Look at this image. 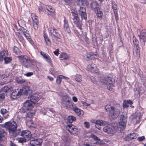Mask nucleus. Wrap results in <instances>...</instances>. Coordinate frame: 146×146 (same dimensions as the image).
<instances>
[{
    "label": "nucleus",
    "mask_w": 146,
    "mask_h": 146,
    "mask_svg": "<svg viewBox=\"0 0 146 146\" xmlns=\"http://www.w3.org/2000/svg\"><path fill=\"white\" fill-rule=\"evenodd\" d=\"M72 18H75L78 17V14L76 11H74L71 12Z\"/></svg>",
    "instance_id": "a18cd8bd"
},
{
    "label": "nucleus",
    "mask_w": 146,
    "mask_h": 146,
    "mask_svg": "<svg viewBox=\"0 0 146 146\" xmlns=\"http://www.w3.org/2000/svg\"><path fill=\"white\" fill-rule=\"evenodd\" d=\"M16 36L21 42H23L24 40L20 33L18 32L16 33Z\"/></svg>",
    "instance_id": "4c0bfd02"
},
{
    "label": "nucleus",
    "mask_w": 146,
    "mask_h": 146,
    "mask_svg": "<svg viewBox=\"0 0 146 146\" xmlns=\"http://www.w3.org/2000/svg\"><path fill=\"white\" fill-rule=\"evenodd\" d=\"M127 121V116L126 112L122 113L121 115L120 121L118 125V129L120 131L124 130L126 126V122Z\"/></svg>",
    "instance_id": "423d86ee"
},
{
    "label": "nucleus",
    "mask_w": 146,
    "mask_h": 146,
    "mask_svg": "<svg viewBox=\"0 0 146 146\" xmlns=\"http://www.w3.org/2000/svg\"><path fill=\"white\" fill-rule=\"evenodd\" d=\"M22 60L23 65L26 68H33L35 67V62L26 56H23Z\"/></svg>",
    "instance_id": "0eeeda50"
},
{
    "label": "nucleus",
    "mask_w": 146,
    "mask_h": 146,
    "mask_svg": "<svg viewBox=\"0 0 146 146\" xmlns=\"http://www.w3.org/2000/svg\"><path fill=\"white\" fill-rule=\"evenodd\" d=\"M31 93V90L28 87L23 89H17L14 90L11 96V98L16 99L18 98L22 95H27Z\"/></svg>",
    "instance_id": "7ed1b4c3"
},
{
    "label": "nucleus",
    "mask_w": 146,
    "mask_h": 146,
    "mask_svg": "<svg viewBox=\"0 0 146 146\" xmlns=\"http://www.w3.org/2000/svg\"><path fill=\"white\" fill-rule=\"evenodd\" d=\"M47 10L50 12V14L53 13L54 12V10L53 7L51 6H48L46 7Z\"/></svg>",
    "instance_id": "ea45409f"
},
{
    "label": "nucleus",
    "mask_w": 146,
    "mask_h": 146,
    "mask_svg": "<svg viewBox=\"0 0 146 146\" xmlns=\"http://www.w3.org/2000/svg\"><path fill=\"white\" fill-rule=\"evenodd\" d=\"M79 13L81 16L82 19L86 20L87 16L86 13V10L83 7H80L79 10Z\"/></svg>",
    "instance_id": "f3484780"
},
{
    "label": "nucleus",
    "mask_w": 146,
    "mask_h": 146,
    "mask_svg": "<svg viewBox=\"0 0 146 146\" xmlns=\"http://www.w3.org/2000/svg\"><path fill=\"white\" fill-rule=\"evenodd\" d=\"M95 11L98 17H102L103 15V13L102 11L100 10V8L98 9H97Z\"/></svg>",
    "instance_id": "72a5a7b5"
},
{
    "label": "nucleus",
    "mask_w": 146,
    "mask_h": 146,
    "mask_svg": "<svg viewBox=\"0 0 146 146\" xmlns=\"http://www.w3.org/2000/svg\"><path fill=\"white\" fill-rule=\"evenodd\" d=\"M40 53L43 58L48 63L50 64H52V60L51 59L48 54L42 51L40 52Z\"/></svg>",
    "instance_id": "6ab92c4d"
},
{
    "label": "nucleus",
    "mask_w": 146,
    "mask_h": 146,
    "mask_svg": "<svg viewBox=\"0 0 146 146\" xmlns=\"http://www.w3.org/2000/svg\"><path fill=\"white\" fill-rule=\"evenodd\" d=\"M55 28L50 27L49 28V33L51 36L53 41L56 44H58L60 41L59 40L61 36L57 32Z\"/></svg>",
    "instance_id": "39448f33"
},
{
    "label": "nucleus",
    "mask_w": 146,
    "mask_h": 146,
    "mask_svg": "<svg viewBox=\"0 0 146 146\" xmlns=\"http://www.w3.org/2000/svg\"><path fill=\"white\" fill-rule=\"evenodd\" d=\"M17 134L23 137H24L26 138V139L28 140L31 139H33V137L35 136L36 135L35 134H31V132L27 130H23L19 133V132Z\"/></svg>",
    "instance_id": "1a4fd4ad"
},
{
    "label": "nucleus",
    "mask_w": 146,
    "mask_h": 146,
    "mask_svg": "<svg viewBox=\"0 0 146 146\" xmlns=\"http://www.w3.org/2000/svg\"><path fill=\"white\" fill-rule=\"evenodd\" d=\"M105 108L106 111L108 112V117L111 120L116 119L120 113V107L118 105L113 106L106 105Z\"/></svg>",
    "instance_id": "f257e3e1"
},
{
    "label": "nucleus",
    "mask_w": 146,
    "mask_h": 146,
    "mask_svg": "<svg viewBox=\"0 0 146 146\" xmlns=\"http://www.w3.org/2000/svg\"><path fill=\"white\" fill-rule=\"evenodd\" d=\"M133 42L134 43V46H139V42L138 41V40L135 38L133 40Z\"/></svg>",
    "instance_id": "de8ad7c7"
},
{
    "label": "nucleus",
    "mask_w": 146,
    "mask_h": 146,
    "mask_svg": "<svg viewBox=\"0 0 146 146\" xmlns=\"http://www.w3.org/2000/svg\"><path fill=\"white\" fill-rule=\"evenodd\" d=\"M8 52L7 50H5L0 52V56L4 58V57L8 56Z\"/></svg>",
    "instance_id": "2f4dec72"
},
{
    "label": "nucleus",
    "mask_w": 146,
    "mask_h": 146,
    "mask_svg": "<svg viewBox=\"0 0 146 146\" xmlns=\"http://www.w3.org/2000/svg\"><path fill=\"white\" fill-rule=\"evenodd\" d=\"M59 49H57L55 51L53 52L54 54L56 56H58L59 53Z\"/></svg>",
    "instance_id": "680f3d73"
},
{
    "label": "nucleus",
    "mask_w": 146,
    "mask_h": 146,
    "mask_svg": "<svg viewBox=\"0 0 146 146\" xmlns=\"http://www.w3.org/2000/svg\"><path fill=\"white\" fill-rule=\"evenodd\" d=\"M2 126L7 129L9 131L10 135L13 137H15L18 135L16 132L17 125L15 121H8L2 125Z\"/></svg>",
    "instance_id": "f03ea898"
},
{
    "label": "nucleus",
    "mask_w": 146,
    "mask_h": 146,
    "mask_svg": "<svg viewBox=\"0 0 146 146\" xmlns=\"http://www.w3.org/2000/svg\"><path fill=\"white\" fill-rule=\"evenodd\" d=\"M5 94L3 93L0 94V102L3 100L5 98Z\"/></svg>",
    "instance_id": "603ef678"
},
{
    "label": "nucleus",
    "mask_w": 146,
    "mask_h": 146,
    "mask_svg": "<svg viewBox=\"0 0 146 146\" xmlns=\"http://www.w3.org/2000/svg\"><path fill=\"white\" fill-rule=\"evenodd\" d=\"M91 8L95 10L100 8L98 3L96 1H95L92 3L91 4Z\"/></svg>",
    "instance_id": "c756f323"
},
{
    "label": "nucleus",
    "mask_w": 146,
    "mask_h": 146,
    "mask_svg": "<svg viewBox=\"0 0 146 146\" xmlns=\"http://www.w3.org/2000/svg\"><path fill=\"white\" fill-rule=\"evenodd\" d=\"M77 2L78 3L80 4L83 6H85L87 5L88 2L86 1V0H77Z\"/></svg>",
    "instance_id": "e433bc0d"
},
{
    "label": "nucleus",
    "mask_w": 146,
    "mask_h": 146,
    "mask_svg": "<svg viewBox=\"0 0 146 146\" xmlns=\"http://www.w3.org/2000/svg\"><path fill=\"white\" fill-rule=\"evenodd\" d=\"M19 140V141L20 143H23L24 142H25L26 139V138H25V137L24 138H19V139L18 140Z\"/></svg>",
    "instance_id": "3c124183"
},
{
    "label": "nucleus",
    "mask_w": 146,
    "mask_h": 146,
    "mask_svg": "<svg viewBox=\"0 0 146 146\" xmlns=\"http://www.w3.org/2000/svg\"><path fill=\"white\" fill-rule=\"evenodd\" d=\"M84 126L85 127L87 128H89L90 127V123L89 122L85 121L84 123Z\"/></svg>",
    "instance_id": "8fccbe9b"
},
{
    "label": "nucleus",
    "mask_w": 146,
    "mask_h": 146,
    "mask_svg": "<svg viewBox=\"0 0 146 146\" xmlns=\"http://www.w3.org/2000/svg\"><path fill=\"white\" fill-rule=\"evenodd\" d=\"M6 133L5 131L2 129H0V141L5 139Z\"/></svg>",
    "instance_id": "cd10ccee"
},
{
    "label": "nucleus",
    "mask_w": 146,
    "mask_h": 146,
    "mask_svg": "<svg viewBox=\"0 0 146 146\" xmlns=\"http://www.w3.org/2000/svg\"><path fill=\"white\" fill-rule=\"evenodd\" d=\"M34 113L30 111L26 115V121L27 122V125L32 123L31 119L33 117Z\"/></svg>",
    "instance_id": "a211bd4d"
},
{
    "label": "nucleus",
    "mask_w": 146,
    "mask_h": 146,
    "mask_svg": "<svg viewBox=\"0 0 146 146\" xmlns=\"http://www.w3.org/2000/svg\"><path fill=\"white\" fill-rule=\"evenodd\" d=\"M72 19L74 24L80 21L78 17L75 18H72Z\"/></svg>",
    "instance_id": "5fc2aeb1"
},
{
    "label": "nucleus",
    "mask_w": 146,
    "mask_h": 146,
    "mask_svg": "<svg viewBox=\"0 0 146 146\" xmlns=\"http://www.w3.org/2000/svg\"><path fill=\"white\" fill-rule=\"evenodd\" d=\"M145 139L144 136H142L141 137H139L137 138V140L139 141H142L144 140Z\"/></svg>",
    "instance_id": "6e6d98bb"
},
{
    "label": "nucleus",
    "mask_w": 146,
    "mask_h": 146,
    "mask_svg": "<svg viewBox=\"0 0 146 146\" xmlns=\"http://www.w3.org/2000/svg\"><path fill=\"white\" fill-rule=\"evenodd\" d=\"M140 118V114L138 113L134 119V120H135L136 123H138L139 122Z\"/></svg>",
    "instance_id": "c03bdc74"
},
{
    "label": "nucleus",
    "mask_w": 146,
    "mask_h": 146,
    "mask_svg": "<svg viewBox=\"0 0 146 146\" xmlns=\"http://www.w3.org/2000/svg\"><path fill=\"white\" fill-rule=\"evenodd\" d=\"M138 136V135L137 134L134 133H132L128 135L127 137L128 138V139L131 140L136 139Z\"/></svg>",
    "instance_id": "7c9ffc66"
},
{
    "label": "nucleus",
    "mask_w": 146,
    "mask_h": 146,
    "mask_svg": "<svg viewBox=\"0 0 146 146\" xmlns=\"http://www.w3.org/2000/svg\"><path fill=\"white\" fill-rule=\"evenodd\" d=\"M34 102L31 100H26L22 108V110H23V112H25L26 111L31 109L33 107V102Z\"/></svg>",
    "instance_id": "9b49d317"
},
{
    "label": "nucleus",
    "mask_w": 146,
    "mask_h": 146,
    "mask_svg": "<svg viewBox=\"0 0 146 146\" xmlns=\"http://www.w3.org/2000/svg\"><path fill=\"white\" fill-rule=\"evenodd\" d=\"M111 7L112 9H113V11H117V7L115 2L113 1H111Z\"/></svg>",
    "instance_id": "58836bf2"
},
{
    "label": "nucleus",
    "mask_w": 146,
    "mask_h": 146,
    "mask_svg": "<svg viewBox=\"0 0 146 146\" xmlns=\"http://www.w3.org/2000/svg\"><path fill=\"white\" fill-rule=\"evenodd\" d=\"M44 37L46 44L48 46L50 45L51 42L47 35L44 34Z\"/></svg>",
    "instance_id": "f704fd0d"
},
{
    "label": "nucleus",
    "mask_w": 146,
    "mask_h": 146,
    "mask_svg": "<svg viewBox=\"0 0 146 146\" xmlns=\"http://www.w3.org/2000/svg\"><path fill=\"white\" fill-rule=\"evenodd\" d=\"M66 129L71 133L74 135H77L78 134V130L76 127L73 125H66Z\"/></svg>",
    "instance_id": "f8f14e48"
},
{
    "label": "nucleus",
    "mask_w": 146,
    "mask_h": 146,
    "mask_svg": "<svg viewBox=\"0 0 146 146\" xmlns=\"http://www.w3.org/2000/svg\"><path fill=\"white\" fill-rule=\"evenodd\" d=\"M3 59L4 60L5 64H8L12 60V58L11 57H8L7 56L4 57Z\"/></svg>",
    "instance_id": "c9c22d12"
},
{
    "label": "nucleus",
    "mask_w": 146,
    "mask_h": 146,
    "mask_svg": "<svg viewBox=\"0 0 146 146\" xmlns=\"http://www.w3.org/2000/svg\"><path fill=\"white\" fill-rule=\"evenodd\" d=\"M104 132L108 134H113L114 133V129L111 126H107L104 127L103 129Z\"/></svg>",
    "instance_id": "aec40b11"
},
{
    "label": "nucleus",
    "mask_w": 146,
    "mask_h": 146,
    "mask_svg": "<svg viewBox=\"0 0 146 146\" xmlns=\"http://www.w3.org/2000/svg\"><path fill=\"white\" fill-rule=\"evenodd\" d=\"M40 96L37 94H33L31 95L29 98L31 101L34 102L33 104L37 102L40 98Z\"/></svg>",
    "instance_id": "412c9836"
},
{
    "label": "nucleus",
    "mask_w": 146,
    "mask_h": 146,
    "mask_svg": "<svg viewBox=\"0 0 146 146\" xmlns=\"http://www.w3.org/2000/svg\"><path fill=\"white\" fill-rule=\"evenodd\" d=\"M87 69L92 73H97L98 72L97 68L96 65L92 63H90L88 65Z\"/></svg>",
    "instance_id": "4468645a"
},
{
    "label": "nucleus",
    "mask_w": 146,
    "mask_h": 146,
    "mask_svg": "<svg viewBox=\"0 0 146 146\" xmlns=\"http://www.w3.org/2000/svg\"><path fill=\"white\" fill-rule=\"evenodd\" d=\"M20 31L23 33V34L26 37V38L29 40L31 43L32 44L33 42L31 39L30 38L29 31L23 27H21L20 28Z\"/></svg>",
    "instance_id": "dca6fc26"
},
{
    "label": "nucleus",
    "mask_w": 146,
    "mask_h": 146,
    "mask_svg": "<svg viewBox=\"0 0 146 146\" xmlns=\"http://www.w3.org/2000/svg\"><path fill=\"white\" fill-rule=\"evenodd\" d=\"M90 79L92 80V82L94 84H96L97 81L95 78L93 76H91L90 77Z\"/></svg>",
    "instance_id": "bf43d9fd"
},
{
    "label": "nucleus",
    "mask_w": 146,
    "mask_h": 146,
    "mask_svg": "<svg viewBox=\"0 0 146 146\" xmlns=\"http://www.w3.org/2000/svg\"><path fill=\"white\" fill-rule=\"evenodd\" d=\"M42 141V140L41 139H32L30 141V144L31 146H39Z\"/></svg>",
    "instance_id": "2eb2a0df"
},
{
    "label": "nucleus",
    "mask_w": 146,
    "mask_h": 146,
    "mask_svg": "<svg viewBox=\"0 0 146 146\" xmlns=\"http://www.w3.org/2000/svg\"><path fill=\"white\" fill-rule=\"evenodd\" d=\"M64 30L66 32L69 33L70 32V30L68 21L65 19L64 20Z\"/></svg>",
    "instance_id": "bb28decb"
},
{
    "label": "nucleus",
    "mask_w": 146,
    "mask_h": 146,
    "mask_svg": "<svg viewBox=\"0 0 146 146\" xmlns=\"http://www.w3.org/2000/svg\"><path fill=\"white\" fill-rule=\"evenodd\" d=\"M127 103V102H126L125 101H124L123 103V107L124 108L128 107H129V105Z\"/></svg>",
    "instance_id": "4d7b16f0"
},
{
    "label": "nucleus",
    "mask_w": 146,
    "mask_h": 146,
    "mask_svg": "<svg viewBox=\"0 0 146 146\" xmlns=\"http://www.w3.org/2000/svg\"><path fill=\"white\" fill-rule=\"evenodd\" d=\"M75 80L79 82H81V76L80 75L77 76L75 78Z\"/></svg>",
    "instance_id": "49530a36"
},
{
    "label": "nucleus",
    "mask_w": 146,
    "mask_h": 146,
    "mask_svg": "<svg viewBox=\"0 0 146 146\" xmlns=\"http://www.w3.org/2000/svg\"><path fill=\"white\" fill-rule=\"evenodd\" d=\"M102 82L107 85V87L109 88L112 87L113 85L112 84L115 82V80L113 78L107 76L103 78L101 80Z\"/></svg>",
    "instance_id": "9d476101"
},
{
    "label": "nucleus",
    "mask_w": 146,
    "mask_h": 146,
    "mask_svg": "<svg viewBox=\"0 0 146 146\" xmlns=\"http://www.w3.org/2000/svg\"><path fill=\"white\" fill-rule=\"evenodd\" d=\"M9 112L5 109L2 108L1 110V113L5 119L8 118L9 116Z\"/></svg>",
    "instance_id": "a878e982"
},
{
    "label": "nucleus",
    "mask_w": 146,
    "mask_h": 146,
    "mask_svg": "<svg viewBox=\"0 0 146 146\" xmlns=\"http://www.w3.org/2000/svg\"><path fill=\"white\" fill-rule=\"evenodd\" d=\"M106 123V122L104 121L101 120H97L96 122V127L98 129H101V127H99L98 125L101 126L105 125Z\"/></svg>",
    "instance_id": "393cba45"
},
{
    "label": "nucleus",
    "mask_w": 146,
    "mask_h": 146,
    "mask_svg": "<svg viewBox=\"0 0 146 146\" xmlns=\"http://www.w3.org/2000/svg\"><path fill=\"white\" fill-rule=\"evenodd\" d=\"M13 52L17 54H20V51L19 49L16 46H14L13 49Z\"/></svg>",
    "instance_id": "79ce46f5"
},
{
    "label": "nucleus",
    "mask_w": 146,
    "mask_h": 146,
    "mask_svg": "<svg viewBox=\"0 0 146 146\" xmlns=\"http://www.w3.org/2000/svg\"><path fill=\"white\" fill-rule=\"evenodd\" d=\"M113 12L114 13L115 19L116 21H117L118 19L117 11H115Z\"/></svg>",
    "instance_id": "13d9d810"
},
{
    "label": "nucleus",
    "mask_w": 146,
    "mask_h": 146,
    "mask_svg": "<svg viewBox=\"0 0 146 146\" xmlns=\"http://www.w3.org/2000/svg\"><path fill=\"white\" fill-rule=\"evenodd\" d=\"M61 104L64 108L68 110H72L76 105L72 103L69 97L66 95L62 97Z\"/></svg>",
    "instance_id": "20e7f679"
},
{
    "label": "nucleus",
    "mask_w": 146,
    "mask_h": 146,
    "mask_svg": "<svg viewBox=\"0 0 146 146\" xmlns=\"http://www.w3.org/2000/svg\"><path fill=\"white\" fill-rule=\"evenodd\" d=\"M91 137L95 140H98L99 139L98 137L92 134L91 135Z\"/></svg>",
    "instance_id": "e2e57ef3"
},
{
    "label": "nucleus",
    "mask_w": 146,
    "mask_h": 146,
    "mask_svg": "<svg viewBox=\"0 0 146 146\" xmlns=\"http://www.w3.org/2000/svg\"><path fill=\"white\" fill-rule=\"evenodd\" d=\"M9 145L10 146H17L12 141H10Z\"/></svg>",
    "instance_id": "774afa93"
},
{
    "label": "nucleus",
    "mask_w": 146,
    "mask_h": 146,
    "mask_svg": "<svg viewBox=\"0 0 146 146\" xmlns=\"http://www.w3.org/2000/svg\"><path fill=\"white\" fill-rule=\"evenodd\" d=\"M33 74V73L32 72H29L25 74V75L27 76H30L32 75Z\"/></svg>",
    "instance_id": "0e129e2a"
},
{
    "label": "nucleus",
    "mask_w": 146,
    "mask_h": 146,
    "mask_svg": "<svg viewBox=\"0 0 146 146\" xmlns=\"http://www.w3.org/2000/svg\"><path fill=\"white\" fill-rule=\"evenodd\" d=\"M81 102L84 106H88L90 105V104H88L86 102L84 101H82Z\"/></svg>",
    "instance_id": "052dcab7"
},
{
    "label": "nucleus",
    "mask_w": 146,
    "mask_h": 146,
    "mask_svg": "<svg viewBox=\"0 0 146 146\" xmlns=\"http://www.w3.org/2000/svg\"><path fill=\"white\" fill-rule=\"evenodd\" d=\"M68 57V55L66 52H62L59 56L60 58H62L64 60H66Z\"/></svg>",
    "instance_id": "473e14b6"
},
{
    "label": "nucleus",
    "mask_w": 146,
    "mask_h": 146,
    "mask_svg": "<svg viewBox=\"0 0 146 146\" xmlns=\"http://www.w3.org/2000/svg\"><path fill=\"white\" fill-rule=\"evenodd\" d=\"M61 79L60 77H57L56 80V82L58 84H60L61 82Z\"/></svg>",
    "instance_id": "864d4df0"
},
{
    "label": "nucleus",
    "mask_w": 146,
    "mask_h": 146,
    "mask_svg": "<svg viewBox=\"0 0 146 146\" xmlns=\"http://www.w3.org/2000/svg\"><path fill=\"white\" fill-rule=\"evenodd\" d=\"M134 47L135 49V50L136 54L135 56L137 59H138L140 56V50L139 49V46H137L136 45Z\"/></svg>",
    "instance_id": "c85d7f7f"
},
{
    "label": "nucleus",
    "mask_w": 146,
    "mask_h": 146,
    "mask_svg": "<svg viewBox=\"0 0 146 146\" xmlns=\"http://www.w3.org/2000/svg\"><path fill=\"white\" fill-rule=\"evenodd\" d=\"M9 88L7 86L3 87L2 89V91L5 93L7 92L9 90Z\"/></svg>",
    "instance_id": "09e8293b"
},
{
    "label": "nucleus",
    "mask_w": 146,
    "mask_h": 146,
    "mask_svg": "<svg viewBox=\"0 0 146 146\" xmlns=\"http://www.w3.org/2000/svg\"><path fill=\"white\" fill-rule=\"evenodd\" d=\"M72 100L74 102H76L78 101V99L75 96H73L72 97Z\"/></svg>",
    "instance_id": "69168bd1"
},
{
    "label": "nucleus",
    "mask_w": 146,
    "mask_h": 146,
    "mask_svg": "<svg viewBox=\"0 0 146 146\" xmlns=\"http://www.w3.org/2000/svg\"><path fill=\"white\" fill-rule=\"evenodd\" d=\"M76 120V117L73 116H69L66 119V125H73L72 124V122L75 121Z\"/></svg>",
    "instance_id": "4be33fe9"
},
{
    "label": "nucleus",
    "mask_w": 146,
    "mask_h": 146,
    "mask_svg": "<svg viewBox=\"0 0 146 146\" xmlns=\"http://www.w3.org/2000/svg\"><path fill=\"white\" fill-rule=\"evenodd\" d=\"M96 53H94L93 52H90L88 53H87L85 55L84 57L85 58H87L86 60H91L93 58H96Z\"/></svg>",
    "instance_id": "b1692460"
},
{
    "label": "nucleus",
    "mask_w": 146,
    "mask_h": 146,
    "mask_svg": "<svg viewBox=\"0 0 146 146\" xmlns=\"http://www.w3.org/2000/svg\"><path fill=\"white\" fill-rule=\"evenodd\" d=\"M76 25V27L80 30L82 29V23L81 21H79L76 23H74Z\"/></svg>",
    "instance_id": "a19ab883"
},
{
    "label": "nucleus",
    "mask_w": 146,
    "mask_h": 146,
    "mask_svg": "<svg viewBox=\"0 0 146 146\" xmlns=\"http://www.w3.org/2000/svg\"><path fill=\"white\" fill-rule=\"evenodd\" d=\"M47 112H48L49 113H50L49 112H51L52 113H53V114H52L51 115V116H50V117H52V116H54V111L52 109H48L46 111V112L44 113H43L44 115H46L47 113Z\"/></svg>",
    "instance_id": "37998d69"
},
{
    "label": "nucleus",
    "mask_w": 146,
    "mask_h": 146,
    "mask_svg": "<svg viewBox=\"0 0 146 146\" xmlns=\"http://www.w3.org/2000/svg\"><path fill=\"white\" fill-rule=\"evenodd\" d=\"M32 18L33 22V27L34 29L36 31L38 28V17L35 14L33 13Z\"/></svg>",
    "instance_id": "ddd939ff"
},
{
    "label": "nucleus",
    "mask_w": 146,
    "mask_h": 146,
    "mask_svg": "<svg viewBox=\"0 0 146 146\" xmlns=\"http://www.w3.org/2000/svg\"><path fill=\"white\" fill-rule=\"evenodd\" d=\"M127 102L128 104H129L131 105L133 103V101L131 100H127Z\"/></svg>",
    "instance_id": "338daca9"
},
{
    "label": "nucleus",
    "mask_w": 146,
    "mask_h": 146,
    "mask_svg": "<svg viewBox=\"0 0 146 146\" xmlns=\"http://www.w3.org/2000/svg\"><path fill=\"white\" fill-rule=\"evenodd\" d=\"M137 33L139 38L140 41L141 46L143 47L144 46L145 43L146 42V30L145 29H143L140 31L139 29L137 30Z\"/></svg>",
    "instance_id": "6e6552de"
},
{
    "label": "nucleus",
    "mask_w": 146,
    "mask_h": 146,
    "mask_svg": "<svg viewBox=\"0 0 146 146\" xmlns=\"http://www.w3.org/2000/svg\"><path fill=\"white\" fill-rule=\"evenodd\" d=\"M72 110L79 116H82L84 114V112L83 111L78 108L76 105Z\"/></svg>",
    "instance_id": "5701e85b"
}]
</instances>
